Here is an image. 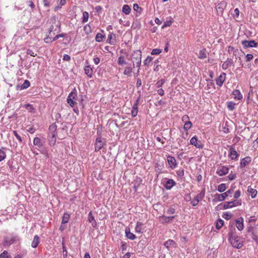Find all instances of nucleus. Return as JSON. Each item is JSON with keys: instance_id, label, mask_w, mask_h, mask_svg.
I'll use <instances>...</instances> for the list:
<instances>
[{"instance_id": "27", "label": "nucleus", "mask_w": 258, "mask_h": 258, "mask_svg": "<svg viewBox=\"0 0 258 258\" xmlns=\"http://www.w3.org/2000/svg\"><path fill=\"white\" fill-rule=\"evenodd\" d=\"M40 242V238L38 235H35L32 242L31 246L33 248H36Z\"/></svg>"}, {"instance_id": "49", "label": "nucleus", "mask_w": 258, "mask_h": 258, "mask_svg": "<svg viewBox=\"0 0 258 258\" xmlns=\"http://www.w3.org/2000/svg\"><path fill=\"white\" fill-rule=\"evenodd\" d=\"M30 86V82L28 80H25L22 84L21 87L22 89H26Z\"/></svg>"}, {"instance_id": "53", "label": "nucleus", "mask_w": 258, "mask_h": 258, "mask_svg": "<svg viewBox=\"0 0 258 258\" xmlns=\"http://www.w3.org/2000/svg\"><path fill=\"white\" fill-rule=\"evenodd\" d=\"M65 36V34H58V35H56L53 39V41H55L57 39H58L60 37H63Z\"/></svg>"}, {"instance_id": "16", "label": "nucleus", "mask_w": 258, "mask_h": 258, "mask_svg": "<svg viewBox=\"0 0 258 258\" xmlns=\"http://www.w3.org/2000/svg\"><path fill=\"white\" fill-rule=\"evenodd\" d=\"M236 226L239 231L243 230L244 227L243 219L242 217H240L236 220Z\"/></svg>"}, {"instance_id": "7", "label": "nucleus", "mask_w": 258, "mask_h": 258, "mask_svg": "<svg viewBox=\"0 0 258 258\" xmlns=\"http://www.w3.org/2000/svg\"><path fill=\"white\" fill-rule=\"evenodd\" d=\"M241 205V203L239 202L238 201L235 200H234L233 201L225 202L223 206V208L224 209H227L235 207L237 205Z\"/></svg>"}, {"instance_id": "35", "label": "nucleus", "mask_w": 258, "mask_h": 258, "mask_svg": "<svg viewBox=\"0 0 258 258\" xmlns=\"http://www.w3.org/2000/svg\"><path fill=\"white\" fill-rule=\"evenodd\" d=\"M247 191L251 194V196L252 198H254L257 194V190L252 188L250 186L248 187Z\"/></svg>"}, {"instance_id": "39", "label": "nucleus", "mask_w": 258, "mask_h": 258, "mask_svg": "<svg viewBox=\"0 0 258 258\" xmlns=\"http://www.w3.org/2000/svg\"><path fill=\"white\" fill-rule=\"evenodd\" d=\"M62 252H63V256L64 258H66L68 256V251L64 246V241L63 240L62 241Z\"/></svg>"}, {"instance_id": "31", "label": "nucleus", "mask_w": 258, "mask_h": 258, "mask_svg": "<svg viewBox=\"0 0 258 258\" xmlns=\"http://www.w3.org/2000/svg\"><path fill=\"white\" fill-rule=\"evenodd\" d=\"M198 57L200 59H204L207 57L206 50L203 49L199 51Z\"/></svg>"}, {"instance_id": "63", "label": "nucleus", "mask_w": 258, "mask_h": 258, "mask_svg": "<svg viewBox=\"0 0 258 258\" xmlns=\"http://www.w3.org/2000/svg\"><path fill=\"white\" fill-rule=\"evenodd\" d=\"M235 49H234V48L231 46H229L228 47V52L229 53H231V52H233V53H234V51Z\"/></svg>"}, {"instance_id": "28", "label": "nucleus", "mask_w": 258, "mask_h": 258, "mask_svg": "<svg viewBox=\"0 0 258 258\" xmlns=\"http://www.w3.org/2000/svg\"><path fill=\"white\" fill-rule=\"evenodd\" d=\"M85 74L90 78H91L93 74V70L92 68L89 66H86L84 68Z\"/></svg>"}, {"instance_id": "22", "label": "nucleus", "mask_w": 258, "mask_h": 258, "mask_svg": "<svg viewBox=\"0 0 258 258\" xmlns=\"http://www.w3.org/2000/svg\"><path fill=\"white\" fill-rule=\"evenodd\" d=\"M174 185H175V182L173 179H170L166 181L165 186L167 189H170Z\"/></svg>"}, {"instance_id": "58", "label": "nucleus", "mask_w": 258, "mask_h": 258, "mask_svg": "<svg viewBox=\"0 0 258 258\" xmlns=\"http://www.w3.org/2000/svg\"><path fill=\"white\" fill-rule=\"evenodd\" d=\"M27 54H30V55L32 56H35L36 54L31 49H28L27 51Z\"/></svg>"}, {"instance_id": "8", "label": "nucleus", "mask_w": 258, "mask_h": 258, "mask_svg": "<svg viewBox=\"0 0 258 258\" xmlns=\"http://www.w3.org/2000/svg\"><path fill=\"white\" fill-rule=\"evenodd\" d=\"M242 44L243 45L244 47L248 48V47H256L257 46V43L255 42L254 40H243L242 41Z\"/></svg>"}, {"instance_id": "21", "label": "nucleus", "mask_w": 258, "mask_h": 258, "mask_svg": "<svg viewBox=\"0 0 258 258\" xmlns=\"http://www.w3.org/2000/svg\"><path fill=\"white\" fill-rule=\"evenodd\" d=\"M174 218L175 216L166 217L163 216L161 217L160 218L162 223H168L170 222V221H172Z\"/></svg>"}, {"instance_id": "13", "label": "nucleus", "mask_w": 258, "mask_h": 258, "mask_svg": "<svg viewBox=\"0 0 258 258\" xmlns=\"http://www.w3.org/2000/svg\"><path fill=\"white\" fill-rule=\"evenodd\" d=\"M226 74L222 73L220 76L216 79V84L219 86H221L225 80Z\"/></svg>"}, {"instance_id": "44", "label": "nucleus", "mask_w": 258, "mask_h": 258, "mask_svg": "<svg viewBox=\"0 0 258 258\" xmlns=\"http://www.w3.org/2000/svg\"><path fill=\"white\" fill-rule=\"evenodd\" d=\"M235 103L233 102H229L228 103L227 107L230 110H233L235 108Z\"/></svg>"}, {"instance_id": "62", "label": "nucleus", "mask_w": 258, "mask_h": 258, "mask_svg": "<svg viewBox=\"0 0 258 258\" xmlns=\"http://www.w3.org/2000/svg\"><path fill=\"white\" fill-rule=\"evenodd\" d=\"M240 196V191L239 190H238L236 191V192L234 194V197L235 199H237L239 198Z\"/></svg>"}, {"instance_id": "36", "label": "nucleus", "mask_w": 258, "mask_h": 258, "mask_svg": "<svg viewBox=\"0 0 258 258\" xmlns=\"http://www.w3.org/2000/svg\"><path fill=\"white\" fill-rule=\"evenodd\" d=\"M226 188H227V186H226V184L221 183L218 185V190L220 192H222L224 191L226 189Z\"/></svg>"}, {"instance_id": "17", "label": "nucleus", "mask_w": 258, "mask_h": 258, "mask_svg": "<svg viewBox=\"0 0 258 258\" xmlns=\"http://www.w3.org/2000/svg\"><path fill=\"white\" fill-rule=\"evenodd\" d=\"M109 43L111 45H115L116 43V34L110 33L108 36V39Z\"/></svg>"}, {"instance_id": "64", "label": "nucleus", "mask_w": 258, "mask_h": 258, "mask_svg": "<svg viewBox=\"0 0 258 258\" xmlns=\"http://www.w3.org/2000/svg\"><path fill=\"white\" fill-rule=\"evenodd\" d=\"M71 59V57L68 54H64L63 56V60L69 61Z\"/></svg>"}, {"instance_id": "19", "label": "nucleus", "mask_w": 258, "mask_h": 258, "mask_svg": "<svg viewBox=\"0 0 258 258\" xmlns=\"http://www.w3.org/2000/svg\"><path fill=\"white\" fill-rule=\"evenodd\" d=\"M230 154L229 155V157L232 160H234L236 159L238 156V154L236 150L233 148H230L229 149Z\"/></svg>"}, {"instance_id": "51", "label": "nucleus", "mask_w": 258, "mask_h": 258, "mask_svg": "<svg viewBox=\"0 0 258 258\" xmlns=\"http://www.w3.org/2000/svg\"><path fill=\"white\" fill-rule=\"evenodd\" d=\"M13 134H14L16 138L18 140L19 142L21 143L22 142V139L21 136L17 133V131H14L13 132Z\"/></svg>"}, {"instance_id": "54", "label": "nucleus", "mask_w": 258, "mask_h": 258, "mask_svg": "<svg viewBox=\"0 0 258 258\" xmlns=\"http://www.w3.org/2000/svg\"><path fill=\"white\" fill-rule=\"evenodd\" d=\"M175 209L174 208L171 207L169 209L167 210V213L168 214H173L175 213Z\"/></svg>"}, {"instance_id": "61", "label": "nucleus", "mask_w": 258, "mask_h": 258, "mask_svg": "<svg viewBox=\"0 0 258 258\" xmlns=\"http://www.w3.org/2000/svg\"><path fill=\"white\" fill-rule=\"evenodd\" d=\"M177 174L180 177L183 176L184 175L183 169L179 170L178 171H177Z\"/></svg>"}, {"instance_id": "60", "label": "nucleus", "mask_w": 258, "mask_h": 258, "mask_svg": "<svg viewBox=\"0 0 258 258\" xmlns=\"http://www.w3.org/2000/svg\"><path fill=\"white\" fill-rule=\"evenodd\" d=\"M246 61H250L253 58V55L251 54H247L246 55Z\"/></svg>"}, {"instance_id": "6", "label": "nucleus", "mask_w": 258, "mask_h": 258, "mask_svg": "<svg viewBox=\"0 0 258 258\" xmlns=\"http://www.w3.org/2000/svg\"><path fill=\"white\" fill-rule=\"evenodd\" d=\"M205 195V189H202L200 193L197 195L195 197L194 199L191 201V204L193 206H196L198 205L199 202L203 200Z\"/></svg>"}, {"instance_id": "26", "label": "nucleus", "mask_w": 258, "mask_h": 258, "mask_svg": "<svg viewBox=\"0 0 258 258\" xmlns=\"http://www.w3.org/2000/svg\"><path fill=\"white\" fill-rule=\"evenodd\" d=\"M88 221H89V222L90 223H91L92 224V225L93 227H95L96 226V222L95 221V220L94 219V217L93 216L92 212V211L90 212L89 213Z\"/></svg>"}, {"instance_id": "1", "label": "nucleus", "mask_w": 258, "mask_h": 258, "mask_svg": "<svg viewBox=\"0 0 258 258\" xmlns=\"http://www.w3.org/2000/svg\"><path fill=\"white\" fill-rule=\"evenodd\" d=\"M229 240L233 247L240 248L243 246L242 239L236 235L232 230L229 232Z\"/></svg>"}, {"instance_id": "50", "label": "nucleus", "mask_w": 258, "mask_h": 258, "mask_svg": "<svg viewBox=\"0 0 258 258\" xmlns=\"http://www.w3.org/2000/svg\"><path fill=\"white\" fill-rule=\"evenodd\" d=\"M1 258H11L9 256L8 252L7 251H4L0 255Z\"/></svg>"}, {"instance_id": "46", "label": "nucleus", "mask_w": 258, "mask_h": 258, "mask_svg": "<svg viewBox=\"0 0 258 258\" xmlns=\"http://www.w3.org/2000/svg\"><path fill=\"white\" fill-rule=\"evenodd\" d=\"M152 58L151 56H148L144 61V65L148 66L152 61Z\"/></svg>"}, {"instance_id": "38", "label": "nucleus", "mask_w": 258, "mask_h": 258, "mask_svg": "<svg viewBox=\"0 0 258 258\" xmlns=\"http://www.w3.org/2000/svg\"><path fill=\"white\" fill-rule=\"evenodd\" d=\"M223 224H224L223 220H222L221 219L218 220L217 221V223H216V228L217 229H220L223 226Z\"/></svg>"}, {"instance_id": "43", "label": "nucleus", "mask_w": 258, "mask_h": 258, "mask_svg": "<svg viewBox=\"0 0 258 258\" xmlns=\"http://www.w3.org/2000/svg\"><path fill=\"white\" fill-rule=\"evenodd\" d=\"M191 122L190 121L185 122L183 126L184 130L187 131L189 130L191 127Z\"/></svg>"}, {"instance_id": "40", "label": "nucleus", "mask_w": 258, "mask_h": 258, "mask_svg": "<svg viewBox=\"0 0 258 258\" xmlns=\"http://www.w3.org/2000/svg\"><path fill=\"white\" fill-rule=\"evenodd\" d=\"M117 63L119 65H122L123 64H126V61L124 58V57L122 56H119L117 60Z\"/></svg>"}, {"instance_id": "14", "label": "nucleus", "mask_w": 258, "mask_h": 258, "mask_svg": "<svg viewBox=\"0 0 258 258\" xmlns=\"http://www.w3.org/2000/svg\"><path fill=\"white\" fill-rule=\"evenodd\" d=\"M167 161L171 168H174L176 166V161L174 157L169 156L167 157Z\"/></svg>"}, {"instance_id": "11", "label": "nucleus", "mask_w": 258, "mask_h": 258, "mask_svg": "<svg viewBox=\"0 0 258 258\" xmlns=\"http://www.w3.org/2000/svg\"><path fill=\"white\" fill-rule=\"evenodd\" d=\"M190 143L191 145L195 146V147L198 148L202 149L203 148L204 146L202 143L201 141H199L196 136L192 137L191 139Z\"/></svg>"}, {"instance_id": "45", "label": "nucleus", "mask_w": 258, "mask_h": 258, "mask_svg": "<svg viewBox=\"0 0 258 258\" xmlns=\"http://www.w3.org/2000/svg\"><path fill=\"white\" fill-rule=\"evenodd\" d=\"M162 50L161 49H153L152 51L151 54L152 55H157L160 54L162 52Z\"/></svg>"}, {"instance_id": "5", "label": "nucleus", "mask_w": 258, "mask_h": 258, "mask_svg": "<svg viewBox=\"0 0 258 258\" xmlns=\"http://www.w3.org/2000/svg\"><path fill=\"white\" fill-rule=\"evenodd\" d=\"M77 93L76 89L72 91L67 97V102L71 106L74 107L76 104Z\"/></svg>"}, {"instance_id": "48", "label": "nucleus", "mask_w": 258, "mask_h": 258, "mask_svg": "<svg viewBox=\"0 0 258 258\" xmlns=\"http://www.w3.org/2000/svg\"><path fill=\"white\" fill-rule=\"evenodd\" d=\"M223 217L226 220H229L232 217V214L229 212H226L223 214Z\"/></svg>"}, {"instance_id": "34", "label": "nucleus", "mask_w": 258, "mask_h": 258, "mask_svg": "<svg viewBox=\"0 0 258 258\" xmlns=\"http://www.w3.org/2000/svg\"><path fill=\"white\" fill-rule=\"evenodd\" d=\"M122 12L126 15H128L131 11V8L126 5H125L122 7Z\"/></svg>"}, {"instance_id": "57", "label": "nucleus", "mask_w": 258, "mask_h": 258, "mask_svg": "<svg viewBox=\"0 0 258 258\" xmlns=\"http://www.w3.org/2000/svg\"><path fill=\"white\" fill-rule=\"evenodd\" d=\"M139 99H138L135 103H134V104L133 105V109H138V104H139Z\"/></svg>"}, {"instance_id": "18", "label": "nucleus", "mask_w": 258, "mask_h": 258, "mask_svg": "<svg viewBox=\"0 0 258 258\" xmlns=\"http://www.w3.org/2000/svg\"><path fill=\"white\" fill-rule=\"evenodd\" d=\"M215 200L217 201H223L227 197L226 194L225 192L222 194H216L214 196Z\"/></svg>"}, {"instance_id": "24", "label": "nucleus", "mask_w": 258, "mask_h": 258, "mask_svg": "<svg viewBox=\"0 0 258 258\" xmlns=\"http://www.w3.org/2000/svg\"><path fill=\"white\" fill-rule=\"evenodd\" d=\"M232 95L235 99L241 100L242 98V95L238 90H234L232 92Z\"/></svg>"}, {"instance_id": "12", "label": "nucleus", "mask_w": 258, "mask_h": 258, "mask_svg": "<svg viewBox=\"0 0 258 258\" xmlns=\"http://www.w3.org/2000/svg\"><path fill=\"white\" fill-rule=\"evenodd\" d=\"M104 145V142L102 141L101 138H97L96 140L95 151H99Z\"/></svg>"}, {"instance_id": "52", "label": "nucleus", "mask_w": 258, "mask_h": 258, "mask_svg": "<svg viewBox=\"0 0 258 258\" xmlns=\"http://www.w3.org/2000/svg\"><path fill=\"white\" fill-rule=\"evenodd\" d=\"M236 174H234V173H230V174L228 175V179L230 180H233L235 178H236Z\"/></svg>"}, {"instance_id": "37", "label": "nucleus", "mask_w": 258, "mask_h": 258, "mask_svg": "<svg viewBox=\"0 0 258 258\" xmlns=\"http://www.w3.org/2000/svg\"><path fill=\"white\" fill-rule=\"evenodd\" d=\"M89 19V13L87 12H84L83 13L82 22L83 23L88 21Z\"/></svg>"}, {"instance_id": "32", "label": "nucleus", "mask_w": 258, "mask_h": 258, "mask_svg": "<svg viewBox=\"0 0 258 258\" xmlns=\"http://www.w3.org/2000/svg\"><path fill=\"white\" fill-rule=\"evenodd\" d=\"M105 38V35L102 33H98L97 34L95 37V40L97 42H101L103 41V39Z\"/></svg>"}, {"instance_id": "41", "label": "nucleus", "mask_w": 258, "mask_h": 258, "mask_svg": "<svg viewBox=\"0 0 258 258\" xmlns=\"http://www.w3.org/2000/svg\"><path fill=\"white\" fill-rule=\"evenodd\" d=\"M84 30L87 34H90L92 31L91 26L89 24L84 26Z\"/></svg>"}, {"instance_id": "25", "label": "nucleus", "mask_w": 258, "mask_h": 258, "mask_svg": "<svg viewBox=\"0 0 258 258\" xmlns=\"http://www.w3.org/2000/svg\"><path fill=\"white\" fill-rule=\"evenodd\" d=\"M132 72H133V67L131 65L128 66H126L124 68L123 74L124 75H126L127 76H131Z\"/></svg>"}, {"instance_id": "59", "label": "nucleus", "mask_w": 258, "mask_h": 258, "mask_svg": "<svg viewBox=\"0 0 258 258\" xmlns=\"http://www.w3.org/2000/svg\"><path fill=\"white\" fill-rule=\"evenodd\" d=\"M138 109H132V115L133 116V117H136L137 115V114H138Z\"/></svg>"}, {"instance_id": "30", "label": "nucleus", "mask_w": 258, "mask_h": 258, "mask_svg": "<svg viewBox=\"0 0 258 258\" xmlns=\"http://www.w3.org/2000/svg\"><path fill=\"white\" fill-rule=\"evenodd\" d=\"M164 245L167 248H169L170 247H175L176 243L173 240L169 239L165 242Z\"/></svg>"}, {"instance_id": "3", "label": "nucleus", "mask_w": 258, "mask_h": 258, "mask_svg": "<svg viewBox=\"0 0 258 258\" xmlns=\"http://www.w3.org/2000/svg\"><path fill=\"white\" fill-rule=\"evenodd\" d=\"M142 52L140 50L135 51L132 55V61L133 63V68L135 67L138 68V73L139 72L141 64Z\"/></svg>"}, {"instance_id": "23", "label": "nucleus", "mask_w": 258, "mask_h": 258, "mask_svg": "<svg viewBox=\"0 0 258 258\" xmlns=\"http://www.w3.org/2000/svg\"><path fill=\"white\" fill-rule=\"evenodd\" d=\"M251 161V158L249 157H246L243 158L240 162V166L241 167L246 166Z\"/></svg>"}, {"instance_id": "20", "label": "nucleus", "mask_w": 258, "mask_h": 258, "mask_svg": "<svg viewBox=\"0 0 258 258\" xmlns=\"http://www.w3.org/2000/svg\"><path fill=\"white\" fill-rule=\"evenodd\" d=\"M125 233L126 236L131 240H134L136 239V235L133 233L131 232L130 229L128 228L125 229Z\"/></svg>"}, {"instance_id": "47", "label": "nucleus", "mask_w": 258, "mask_h": 258, "mask_svg": "<svg viewBox=\"0 0 258 258\" xmlns=\"http://www.w3.org/2000/svg\"><path fill=\"white\" fill-rule=\"evenodd\" d=\"M165 80L164 79H161L160 80H159V81H158L156 84V87L158 88H160V87H161L165 83Z\"/></svg>"}, {"instance_id": "9", "label": "nucleus", "mask_w": 258, "mask_h": 258, "mask_svg": "<svg viewBox=\"0 0 258 258\" xmlns=\"http://www.w3.org/2000/svg\"><path fill=\"white\" fill-rule=\"evenodd\" d=\"M229 172V168L227 167L222 166L218 168L216 173L219 176H222L226 175Z\"/></svg>"}, {"instance_id": "10", "label": "nucleus", "mask_w": 258, "mask_h": 258, "mask_svg": "<svg viewBox=\"0 0 258 258\" xmlns=\"http://www.w3.org/2000/svg\"><path fill=\"white\" fill-rule=\"evenodd\" d=\"M226 7V3L224 1L221 2L216 7L217 13L219 15H222L224 10Z\"/></svg>"}, {"instance_id": "42", "label": "nucleus", "mask_w": 258, "mask_h": 258, "mask_svg": "<svg viewBox=\"0 0 258 258\" xmlns=\"http://www.w3.org/2000/svg\"><path fill=\"white\" fill-rule=\"evenodd\" d=\"M6 157V153L2 149H0V162L4 160Z\"/></svg>"}, {"instance_id": "4", "label": "nucleus", "mask_w": 258, "mask_h": 258, "mask_svg": "<svg viewBox=\"0 0 258 258\" xmlns=\"http://www.w3.org/2000/svg\"><path fill=\"white\" fill-rule=\"evenodd\" d=\"M45 140H42L39 138L35 137L33 140V144L37 147V149L43 154H45L46 151L43 148Z\"/></svg>"}, {"instance_id": "55", "label": "nucleus", "mask_w": 258, "mask_h": 258, "mask_svg": "<svg viewBox=\"0 0 258 258\" xmlns=\"http://www.w3.org/2000/svg\"><path fill=\"white\" fill-rule=\"evenodd\" d=\"M243 53L241 50H238V49H236L234 50V53H233L235 56H238L240 54V53Z\"/></svg>"}, {"instance_id": "2", "label": "nucleus", "mask_w": 258, "mask_h": 258, "mask_svg": "<svg viewBox=\"0 0 258 258\" xmlns=\"http://www.w3.org/2000/svg\"><path fill=\"white\" fill-rule=\"evenodd\" d=\"M56 127L57 126L55 123H52L49 126L48 135L49 137L48 141L50 146L54 145L56 142Z\"/></svg>"}, {"instance_id": "33", "label": "nucleus", "mask_w": 258, "mask_h": 258, "mask_svg": "<svg viewBox=\"0 0 258 258\" xmlns=\"http://www.w3.org/2000/svg\"><path fill=\"white\" fill-rule=\"evenodd\" d=\"M70 218V215L69 214L67 213H64L62 219V224L67 223L69 220Z\"/></svg>"}, {"instance_id": "56", "label": "nucleus", "mask_w": 258, "mask_h": 258, "mask_svg": "<svg viewBox=\"0 0 258 258\" xmlns=\"http://www.w3.org/2000/svg\"><path fill=\"white\" fill-rule=\"evenodd\" d=\"M188 120H189V117H188V115H184L182 117V120L184 122H186L189 121Z\"/></svg>"}, {"instance_id": "15", "label": "nucleus", "mask_w": 258, "mask_h": 258, "mask_svg": "<svg viewBox=\"0 0 258 258\" xmlns=\"http://www.w3.org/2000/svg\"><path fill=\"white\" fill-rule=\"evenodd\" d=\"M234 66V62L232 58H228L222 64V68L224 70H226L229 67Z\"/></svg>"}, {"instance_id": "29", "label": "nucleus", "mask_w": 258, "mask_h": 258, "mask_svg": "<svg viewBox=\"0 0 258 258\" xmlns=\"http://www.w3.org/2000/svg\"><path fill=\"white\" fill-rule=\"evenodd\" d=\"M136 232L139 233L143 232V223L140 222H138L135 228Z\"/></svg>"}]
</instances>
